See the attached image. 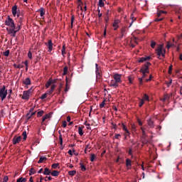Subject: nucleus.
Wrapping results in <instances>:
<instances>
[{"instance_id":"47","label":"nucleus","mask_w":182,"mask_h":182,"mask_svg":"<svg viewBox=\"0 0 182 182\" xmlns=\"http://www.w3.org/2000/svg\"><path fill=\"white\" fill-rule=\"evenodd\" d=\"M68 174H69V176H75V174H76V171H68Z\"/></svg>"},{"instance_id":"10","label":"nucleus","mask_w":182,"mask_h":182,"mask_svg":"<svg viewBox=\"0 0 182 182\" xmlns=\"http://www.w3.org/2000/svg\"><path fill=\"white\" fill-rule=\"evenodd\" d=\"M21 140H22V136H15L13 138V144H18V143L21 142Z\"/></svg>"},{"instance_id":"16","label":"nucleus","mask_w":182,"mask_h":182,"mask_svg":"<svg viewBox=\"0 0 182 182\" xmlns=\"http://www.w3.org/2000/svg\"><path fill=\"white\" fill-rule=\"evenodd\" d=\"M147 124L151 129H154V122H153V120H151V118H150L149 119L147 120Z\"/></svg>"},{"instance_id":"37","label":"nucleus","mask_w":182,"mask_h":182,"mask_svg":"<svg viewBox=\"0 0 182 182\" xmlns=\"http://www.w3.org/2000/svg\"><path fill=\"white\" fill-rule=\"evenodd\" d=\"M46 46H53V43H52V40H48L47 43H46Z\"/></svg>"},{"instance_id":"26","label":"nucleus","mask_w":182,"mask_h":182,"mask_svg":"<svg viewBox=\"0 0 182 182\" xmlns=\"http://www.w3.org/2000/svg\"><path fill=\"white\" fill-rule=\"evenodd\" d=\"M51 176H53V177H58V176H59V171H53V172H50Z\"/></svg>"},{"instance_id":"8","label":"nucleus","mask_w":182,"mask_h":182,"mask_svg":"<svg viewBox=\"0 0 182 182\" xmlns=\"http://www.w3.org/2000/svg\"><path fill=\"white\" fill-rule=\"evenodd\" d=\"M151 59V56H145V57H141L139 59L138 62L139 63H143V62H147Z\"/></svg>"},{"instance_id":"53","label":"nucleus","mask_w":182,"mask_h":182,"mask_svg":"<svg viewBox=\"0 0 182 182\" xmlns=\"http://www.w3.org/2000/svg\"><path fill=\"white\" fill-rule=\"evenodd\" d=\"M78 2L80 3V4L78 5V6H80V10L83 11V8L82 7L81 5H83V2H82V0H78Z\"/></svg>"},{"instance_id":"4","label":"nucleus","mask_w":182,"mask_h":182,"mask_svg":"<svg viewBox=\"0 0 182 182\" xmlns=\"http://www.w3.org/2000/svg\"><path fill=\"white\" fill-rule=\"evenodd\" d=\"M5 25L10 26V28H15L16 26H15V21L9 16H8L7 19L5 21Z\"/></svg>"},{"instance_id":"41","label":"nucleus","mask_w":182,"mask_h":182,"mask_svg":"<svg viewBox=\"0 0 182 182\" xmlns=\"http://www.w3.org/2000/svg\"><path fill=\"white\" fill-rule=\"evenodd\" d=\"M131 129H132V132H136L137 131V129H136V124H131Z\"/></svg>"},{"instance_id":"14","label":"nucleus","mask_w":182,"mask_h":182,"mask_svg":"<svg viewBox=\"0 0 182 182\" xmlns=\"http://www.w3.org/2000/svg\"><path fill=\"white\" fill-rule=\"evenodd\" d=\"M126 167L127 170H130V168H132V160L129 159H126Z\"/></svg>"},{"instance_id":"28","label":"nucleus","mask_w":182,"mask_h":182,"mask_svg":"<svg viewBox=\"0 0 182 182\" xmlns=\"http://www.w3.org/2000/svg\"><path fill=\"white\" fill-rule=\"evenodd\" d=\"M45 113L44 110H41L37 112V117H42L43 116V114Z\"/></svg>"},{"instance_id":"54","label":"nucleus","mask_w":182,"mask_h":182,"mask_svg":"<svg viewBox=\"0 0 182 182\" xmlns=\"http://www.w3.org/2000/svg\"><path fill=\"white\" fill-rule=\"evenodd\" d=\"M28 58H29L30 59H33L32 52L31 51V50L28 53Z\"/></svg>"},{"instance_id":"23","label":"nucleus","mask_w":182,"mask_h":182,"mask_svg":"<svg viewBox=\"0 0 182 182\" xmlns=\"http://www.w3.org/2000/svg\"><path fill=\"white\" fill-rule=\"evenodd\" d=\"M51 85H52V78H49V80L47 81L46 84V89H49Z\"/></svg>"},{"instance_id":"15","label":"nucleus","mask_w":182,"mask_h":182,"mask_svg":"<svg viewBox=\"0 0 182 182\" xmlns=\"http://www.w3.org/2000/svg\"><path fill=\"white\" fill-rule=\"evenodd\" d=\"M150 73H142V77L141 78H139V82L140 85L143 84V79H144V77H147V74H149Z\"/></svg>"},{"instance_id":"36","label":"nucleus","mask_w":182,"mask_h":182,"mask_svg":"<svg viewBox=\"0 0 182 182\" xmlns=\"http://www.w3.org/2000/svg\"><path fill=\"white\" fill-rule=\"evenodd\" d=\"M69 85H68V77H66V86H65V93H67V92H69Z\"/></svg>"},{"instance_id":"48","label":"nucleus","mask_w":182,"mask_h":182,"mask_svg":"<svg viewBox=\"0 0 182 182\" xmlns=\"http://www.w3.org/2000/svg\"><path fill=\"white\" fill-rule=\"evenodd\" d=\"M171 83H173V80H170L169 82H166V85L167 87H170V86L171 85Z\"/></svg>"},{"instance_id":"46","label":"nucleus","mask_w":182,"mask_h":182,"mask_svg":"<svg viewBox=\"0 0 182 182\" xmlns=\"http://www.w3.org/2000/svg\"><path fill=\"white\" fill-rule=\"evenodd\" d=\"M128 154L129 156H131V157L133 158V149L132 148H130L128 151Z\"/></svg>"},{"instance_id":"24","label":"nucleus","mask_w":182,"mask_h":182,"mask_svg":"<svg viewBox=\"0 0 182 182\" xmlns=\"http://www.w3.org/2000/svg\"><path fill=\"white\" fill-rule=\"evenodd\" d=\"M46 160H48V158H46L45 156H41L38 163V164L43 163V161H46Z\"/></svg>"},{"instance_id":"39","label":"nucleus","mask_w":182,"mask_h":182,"mask_svg":"<svg viewBox=\"0 0 182 182\" xmlns=\"http://www.w3.org/2000/svg\"><path fill=\"white\" fill-rule=\"evenodd\" d=\"M14 68H16L17 69H22V68H23V65H22V64H18V65L14 64Z\"/></svg>"},{"instance_id":"22","label":"nucleus","mask_w":182,"mask_h":182,"mask_svg":"<svg viewBox=\"0 0 182 182\" xmlns=\"http://www.w3.org/2000/svg\"><path fill=\"white\" fill-rule=\"evenodd\" d=\"M50 173H51V171H50V170H49V168H44V171H43L44 176H50Z\"/></svg>"},{"instance_id":"58","label":"nucleus","mask_w":182,"mask_h":182,"mask_svg":"<svg viewBox=\"0 0 182 182\" xmlns=\"http://www.w3.org/2000/svg\"><path fill=\"white\" fill-rule=\"evenodd\" d=\"M119 137H122V135H120V134H116L114 136V138L117 139V140H119Z\"/></svg>"},{"instance_id":"45","label":"nucleus","mask_w":182,"mask_h":182,"mask_svg":"<svg viewBox=\"0 0 182 182\" xmlns=\"http://www.w3.org/2000/svg\"><path fill=\"white\" fill-rule=\"evenodd\" d=\"M84 124L87 126V130H92V128L90 127V124L87 123V122H85Z\"/></svg>"},{"instance_id":"60","label":"nucleus","mask_w":182,"mask_h":182,"mask_svg":"<svg viewBox=\"0 0 182 182\" xmlns=\"http://www.w3.org/2000/svg\"><path fill=\"white\" fill-rule=\"evenodd\" d=\"M62 126L64 128L66 127V126H68V123L66 122V121H63V122Z\"/></svg>"},{"instance_id":"3","label":"nucleus","mask_w":182,"mask_h":182,"mask_svg":"<svg viewBox=\"0 0 182 182\" xmlns=\"http://www.w3.org/2000/svg\"><path fill=\"white\" fill-rule=\"evenodd\" d=\"M33 92V90H32V88H30L27 91H23L21 99H23V100H29V97H31V95Z\"/></svg>"},{"instance_id":"55","label":"nucleus","mask_w":182,"mask_h":182,"mask_svg":"<svg viewBox=\"0 0 182 182\" xmlns=\"http://www.w3.org/2000/svg\"><path fill=\"white\" fill-rule=\"evenodd\" d=\"M151 79H153V75H150L148 79H146V82H151Z\"/></svg>"},{"instance_id":"7","label":"nucleus","mask_w":182,"mask_h":182,"mask_svg":"<svg viewBox=\"0 0 182 182\" xmlns=\"http://www.w3.org/2000/svg\"><path fill=\"white\" fill-rule=\"evenodd\" d=\"M9 33L11 34L12 36H16V32H18V31H16L15 29H16V26L14 28H6Z\"/></svg>"},{"instance_id":"63","label":"nucleus","mask_w":182,"mask_h":182,"mask_svg":"<svg viewBox=\"0 0 182 182\" xmlns=\"http://www.w3.org/2000/svg\"><path fill=\"white\" fill-rule=\"evenodd\" d=\"M15 31H17V32H18V31H21V25H18V26L16 27Z\"/></svg>"},{"instance_id":"52","label":"nucleus","mask_w":182,"mask_h":182,"mask_svg":"<svg viewBox=\"0 0 182 182\" xmlns=\"http://www.w3.org/2000/svg\"><path fill=\"white\" fill-rule=\"evenodd\" d=\"M51 167L52 168L56 169L57 167H59V164H53Z\"/></svg>"},{"instance_id":"13","label":"nucleus","mask_w":182,"mask_h":182,"mask_svg":"<svg viewBox=\"0 0 182 182\" xmlns=\"http://www.w3.org/2000/svg\"><path fill=\"white\" fill-rule=\"evenodd\" d=\"M109 86H111V87H114V89H116L119 86V82H116V80H112L109 83Z\"/></svg>"},{"instance_id":"19","label":"nucleus","mask_w":182,"mask_h":182,"mask_svg":"<svg viewBox=\"0 0 182 182\" xmlns=\"http://www.w3.org/2000/svg\"><path fill=\"white\" fill-rule=\"evenodd\" d=\"M18 10V6H14L11 9V12L14 16H16V13Z\"/></svg>"},{"instance_id":"42","label":"nucleus","mask_w":182,"mask_h":182,"mask_svg":"<svg viewBox=\"0 0 182 182\" xmlns=\"http://www.w3.org/2000/svg\"><path fill=\"white\" fill-rule=\"evenodd\" d=\"M46 97H48V93H44L41 95V97H40V99H41V100H43L45 99H46Z\"/></svg>"},{"instance_id":"38","label":"nucleus","mask_w":182,"mask_h":182,"mask_svg":"<svg viewBox=\"0 0 182 182\" xmlns=\"http://www.w3.org/2000/svg\"><path fill=\"white\" fill-rule=\"evenodd\" d=\"M95 159H96V155H95V154H92L90 156V161L92 162L95 161Z\"/></svg>"},{"instance_id":"20","label":"nucleus","mask_w":182,"mask_h":182,"mask_svg":"<svg viewBox=\"0 0 182 182\" xmlns=\"http://www.w3.org/2000/svg\"><path fill=\"white\" fill-rule=\"evenodd\" d=\"M35 114H36V111L31 112H31L27 113L26 114L27 120H31L32 116H35Z\"/></svg>"},{"instance_id":"62","label":"nucleus","mask_w":182,"mask_h":182,"mask_svg":"<svg viewBox=\"0 0 182 182\" xmlns=\"http://www.w3.org/2000/svg\"><path fill=\"white\" fill-rule=\"evenodd\" d=\"M8 180H9V178H8V176H4V179H3V182H8Z\"/></svg>"},{"instance_id":"64","label":"nucleus","mask_w":182,"mask_h":182,"mask_svg":"<svg viewBox=\"0 0 182 182\" xmlns=\"http://www.w3.org/2000/svg\"><path fill=\"white\" fill-rule=\"evenodd\" d=\"M160 21H163V18H156L155 19V22H160Z\"/></svg>"},{"instance_id":"18","label":"nucleus","mask_w":182,"mask_h":182,"mask_svg":"<svg viewBox=\"0 0 182 182\" xmlns=\"http://www.w3.org/2000/svg\"><path fill=\"white\" fill-rule=\"evenodd\" d=\"M23 85H26V86H29V85H31V78L26 77L23 80Z\"/></svg>"},{"instance_id":"17","label":"nucleus","mask_w":182,"mask_h":182,"mask_svg":"<svg viewBox=\"0 0 182 182\" xmlns=\"http://www.w3.org/2000/svg\"><path fill=\"white\" fill-rule=\"evenodd\" d=\"M48 119H50V113L46 114V115L43 117L42 122H41V124H45L44 122H45L46 120H48Z\"/></svg>"},{"instance_id":"27","label":"nucleus","mask_w":182,"mask_h":182,"mask_svg":"<svg viewBox=\"0 0 182 182\" xmlns=\"http://www.w3.org/2000/svg\"><path fill=\"white\" fill-rule=\"evenodd\" d=\"M127 28L126 27H122L121 29V38H123L124 36V34L126 33Z\"/></svg>"},{"instance_id":"12","label":"nucleus","mask_w":182,"mask_h":182,"mask_svg":"<svg viewBox=\"0 0 182 182\" xmlns=\"http://www.w3.org/2000/svg\"><path fill=\"white\" fill-rule=\"evenodd\" d=\"M119 23H120V20L116 19L114 21V23L112 24L114 31H117V28H119Z\"/></svg>"},{"instance_id":"21","label":"nucleus","mask_w":182,"mask_h":182,"mask_svg":"<svg viewBox=\"0 0 182 182\" xmlns=\"http://www.w3.org/2000/svg\"><path fill=\"white\" fill-rule=\"evenodd\" d=\"M141 100H142L144 102H150V97H149L147 94H144V96Z\"/></svg>"},{"instance_id":"9","label":"nucleus","mask_w":182,"mask_h":182,"mask_svg":"<svg viewBox=\"0 0 182 182\" xmlns=\"http://www.w3.org/2000/svg\"><path fill=\"white\" fill-rule=\"evenodd\" d=\"M140 129L141 130L143 137H147V133L146 132L147 130V125H144L141 127Z\"/></svg>"},{"instance_id":"51","label":"nucleus","mask_w":182,"mask_h":182,"mask_svg":"<svg viewBox=\"0 0 182 182\" xmlns=\"http://www.w3.org/2000/svg\"><path fill=\"white\" fill-rule=\"evenodd\" d=\"M22 136L23 137V140H26V138L28 137V135H26V131H24L23 133H22Z\"/></svg>"},{"instance_id":"11","label":"nucleus","mask_w":182,"mask_h":182,"mask_svg":"<svg viewBox=\"0 0 182 182\" xmlns=\"http://www.w3.org/2000/svg\"><path fill=\"white\" fill-rule=\"evenodd\" d=\"M114 80L117 82L118 83H122V75L114 74Z\"/></svg>"},{"instance_id":"32","label":"nucleus","mask_w":182,"mask_h":182,"mask_svg":"<svg viewBox=\"0 0 182 182\" xmlns=\"http://www.w3.org/2000/svg\"><path fill=\"white\" fill-rule=\"evenodd\" d=\"M27 181V179L26 178H19L17 179V181L16 182H26Z\"/></svg>"},{"instance_id":"1","label":"nucleus","mask_w":182,"mask_h":182,"mask_svg":"<svg viewBox=\"0 0 182 182\" xmlns=\"http://www.w3.org/2000/svg\"><path fill=\"white\" fill-rule=\"evenodd\" d=\"M149 66H151V63L150 62H146L141 66L139 72H141V73H150Z\"/></svg>"},{"instance_id":"44","label":"nucleus","mask_w":182,"mask_h":182,"mask_svg":"<svg viewBox=\"0 0 182 182\" xmlns=\"http://www.w3.org/2000/svg\"><path fill=\"white\" fill-rule=\"evenodd\" d=\"M59 140H60V146H62L63 144V138H62L61 134H60Z\"/></svg>"},{"instance_id":"30","label":"nucleus","mask_w":182,"mask_h":182,"mask_svg":"<svg viewBox=\"0 0 182 182\" xmlns=\"http://www.w3.org/2000/svg\"><path fill=\"white\" fill-rule=\"evenodd\" d=\"M36 170H35L33 168H31L29 170V176H32V174H36Z\"/></svg>"},{"instance_id":"25","label":"nucleus","mask_w":182,"mask_h":182,"mask_svg":"<svg viewBox=\"0 0 182 182\" xmlns=\"http://www.w3.org/2000/svg\"><path fill=\"white\" fill-rule=\"evenodd\" d=\"M56 88V85H51V87H50V90H48V93L50 94V95H52V93H53V90H55V89Z\"/></svg>"},{"instance_id":"56","label":"nucleus","mask_w":182,"mask_h":182,"mask_svg":"<svg viewBox=\"0 0 182 182\" xmlns=\"http://www.w3.org/2000/svg\"><path fill=\"white\" fill-rule=\"evenodd\" d=\"M173 70V65H170L169 66V69H168V73L169 74V75H171V71Z\"/></svg>"},{"instance_id":"40","label":"nucleus","mask_w":182,"mask_h":182,"mask_svg":"<svg viewBox=\"0 0 182 182\" xmlns=\"http://www.w3.org/2000/svg\"><path fill=\"white\" fill-rule=\"evenodd\" d=\"M98 6L103 8V6H105V2L102 1V0H99Z\"/></svg>"},{"instance_id":"57","label":"nucleus","mask_w":182,"mask_h":182,"mask_svg":"<svg viewBox=\"0 0 182 182\" xmlns=\"http://www.w3.org/2000/svg\"><path fill=\"white\" fill-rule=\"evenodd\" d=\"M122 129L124 130V132H126V130L127 129V127H126V125H124V123L122 124Z\"/></svg>"},{"instance_id":"49","label":"nucleus","mask_w":182,"mask_h":182,"mask_svg":"<svg viewBox=\"0 0 182 182\" xmlns=\"http://www.w3.org/2000/svg\"><path fill=\"white\" fill-rule=\"evenodd\" d=\"M66 47L65 46H63V48L61 50V52H62V55H66Z\"/></svg>"},{"instance_id":"43","label":"nucleus","mask_w":182,"mask_h":182,"mask_svg":"<svg viewBox=\"0 0 182 182\" xmlns=\"http://www.w3.org/2000/svg\"><path fill=\"white\" fill-rule=\"evenodd\" d=\"M63 75H68V66L64 67Z\"/></svg>"},{"instance_id":"59","label":"nucleus","mask_w":182,"mask_h":182,"mask_svg":"<svg viewBox=\"0 0 182 182\" xmlns=\"http://www.w3.org/2000/svg\"><path fill=\"white\" fill-rule=\"evenodd\" d=\"M105 105H106V103H105V100L100 105V107L102 109L103 107H105Z\"/></svg>"},{"instance_id":"2","label":"nucleus","mask_w":182,"mask_h":182,"mask_svg":"<svg viewBox=\"0 0 182 182\" xmlns=\"http://www.w3.org/2000/svg\"><path fill=\"white\" fill-rule=\"evenodd\" d=\"M6 96H8V90H6V87L4 85L0 88V97L1 100H5V99H6Z\"/></svg>"},{"instance_id":"5","label":"nucleus","mask_w":182,"mask_h":182,"mask_svg":"<svg viewBox=\"0 0 182 182\" xmlns=\"http://www.w3.org/2000/svg\"><path fill=\"white\" fill-rule=\"evenodd\" d=\"M156 53H157L158 56H164V55L166 53V50H164V48H163L162 46H159L156 49Z\"/></svg>"},{"instance_id":"33","label":"nucleus","mask_w":182,"mask_h":182,"mask_svg":"<svg viewBox=\"0 0 182 182\" xmlns=\"http://www.w3.org/2000/svg\"><path fill=\"white\" fill-rule=\"evenodd\" d=\"M39 12H40V16H43L45 15V9H43V8H41L39 9Z\"/></svg>"},{"instance_id":"35","label":"nucleus","mask_w":182,"mask_h":182,"mask_svg":"<svg viewBox=\"0 0 182 182\" xmlns=\"http://www.w3.org/2000/svg\"><path fill=\"white\" fill-rule=\"evenodd\" d=\"M9 53H10L9 50H7L3 52V55L6 56V58H8V56H9Z\"/></svg>"},{"instance_id":"6","label":"nucleus","mask_w":182,"mask_h":182,"mask_svg":"<svg viewBox=\"0 0 182 182\" xmlns=\"http://www.w3.org/2000/svg\"><path fill=\"white\" fill-rule=\"evenodd\" d=\"M95 67H96V77H97V80L100 79V77H102V72L100 71V70H99V65L95 64Z\"/></svg>"},{"instance_id":"31","label":"nucleus","mask_w":182,"mask_h":182,"mask_svg":"<svg viewBox=\"0 0 182 182\" xmlns=\"http://www.w3.org/2000/svg\"><path fill=\"white\" fill-rule=\"evenodd\" d=\"M162 14H167V12L164 11L163 10L159 11L158 13H157L158 18H160V16H161Z\"/></svg>"},{"instance_id":"50","label":"nucleus","mask_w":182,"mask_h":182,"mask_svg":"<svg viewBox=\"0 0 182 182\" xmlns=\"http://www.w3.org/2000/svg\"><path fill=\"white\" fill-rule=\"evenodd\" d=\"M140 102L139 103V107H141L144 105V101L142 99H139Z\"/></svg>"},{"instance_id":"61","label":"nucleus","mask_w":182,"mask_h":182,"mask_svg":"<svg viewBox=\"0 0 182 182\" xmlns=\"http://www.w3.org/2000/svg\"><path fill=\"white\" fill-rule=\"evenodd\" d=\"M137 122H138L139 126H143V122H141V120H140V119H138Z\"/></svg>"},{"instance_id":"34","label":"nucleus","mask_w":182,"mask_h":182,"mask_svg":"<svg viewBox=\"0 0 182 182\" xmlns=\"http://www.w3.org/2000/svg\"><path fill=\"white\" fill-rule=\"evenodd\" d=\"M80 168L82 171H86V166L83 164V163H80Z\"/></svg>"},{"instance_id":"29","label":"nucleus","mask_w":182,"mask_h":182,"mask_svg":"<svg viewBox=\"0 0 182 182\" xmlns=\"http://www.w3.org/2000/svg\"><path fill=\"white\" fill-rule=\"evenodd\" d=\"M85 127H78V133L80 136H82L83 134V128Z\"/></svg>"}]
</instances>
